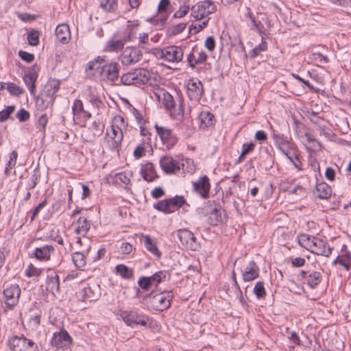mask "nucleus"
<instances>
[{"label": "nucleus", "mask_w": 351, "mask_h": 351, "mask_svg": "<svg viewBox=\"0 0 351 351\" xmlns=\"http://www.w3.org/2000/svg\"><path fill=\"white\" fill-rule=\"evenodd\" d=\"M173 298L172 291L160 293L152 291L143 297L141 302L149 310L164 311L171 306Z\"/></svg>", "instance_id": "1"}, {"label": "nucleus", "mask_w": 351, "mask_h": 351, "mask_svg": "<svg viewBox=\"0 0 351 351\" xmlns=\"http://www.w3.org/2000/svg\"><path fill=\"white\" fill-rule=\"evenodd\" d=\"M120 317L128 326L132 328L135 325L147 326L149 319L146 315L137 309L122 311L120 313Z\"/></svg>", "instance_id": "2"}, {"label": "nucleus", "mask_w": 351, "mask_h": 351, "mask_svg": "<svg viewBox=\"0 0 351 351\" xmlns=\"http://www.w3.org/2000/svg\"><path fill=\"white\" fill-rule=\"evenodd\" d=\"M191 15L195 20H201L217 11V6L211 0H204L198 2L191 7Z\"/></svg>", "instance_id": "3"}, {"label": "nucleus", "mask_w": 351, "mask_h": 351, "mask_svg": "<svg viewBox=\"0 0 351 351\" xmlns=\"http://www.w3.org/2000/svg\"><path fill=\"white\" fill-rule=\"evenodd\" d=\"M111 132L110 134L107 130L104 137L105 143L110 151L119 154L123 138L122 130L117 126H111Z\"/></svg>", "instance_id": "4"}, {"label": "nucleus", "mask_w": 351, "mask_h": 351, "mask_svg": "<svg viewBox=\"0 0 351 351\" xmlns=\"http://www.w3.org/2000/svg\"><path fill=\"white\" fill-rule=\"evenodd\" d=\"M8 345L12 351H38L37 345L32 340L23 336L12 337L8 341Z\"/></svg>", "instance_id": "5"}, {"label": "nucleus", "mask_w": 351, "mask_h": 351, "mask_svg": "<svg viewBox=\"0 0 351 351\" xmlns=\"http://www.w3.org/2000/svg\"><path fill=\"white\" fill-rule=\"evenodd\" d=\"M121 66L119 63L112 62L103 66H98L96 71L99 73L103 80H107L111 82H115L119 76Z\"/></svg>", "instance_id": "6"}, {"label": "nucleus", "mask_w": 351, "mask_h": 351, "mask_svg": "<svg viewBox=\"0 0 351 351\" xmlns=\"http://www.w3.org/2000/svg\"><path fill=\"white\" fill-rule=\"evenodd\" d=\"M72 338L64 329L55 332L51 340L52 346L56 347L57 351H71Z\"/></svg>", "instance_id": "7"}, {"label": "nucleus", "mask_w": 351, "mask_h": 351, "mask_svg": "<svg viewBox=\"0 0 351 351\" xmlns=\"http://www.w3.org/2000/svg\"><path fill=\"white\" fill-rule=\"evenodd\" d=\"M21 293L20 287L16 284L9 285L3 291V300L7 309L11 310L18 304Z\"/></svg>", "instance_id": "8"}, {"label": "nucleus", "mask_w": 351, "mask_h": 351, "mask_svg": "<svg viewBox=\"0 0 351 351\" xmlns=\"http://www.w3.org/2000/svg\"><path fill=\"white\" fill-rule=\"evenodd\" d=\"M155 128L157 134L167 149L169 150L175 147L178 142V138L169 128L156 124Z\"/></svg>", "instance_id": "9"}, {"label": "nucleus", "mask_w": 351, "mask_h": 351, "mask_svg": "<svg viewBox=\"0 0 351 351\" xmlns=\"http://www.w3.org/2000/svg\"><path fill=\"white\" fill-rule=\"evenodd\" d=\"M184 51L181 47L171 45L160 51V58L169 62H179L183 58Z\"/></svg>", "instance_id": "10"}, {"label": "nucleus", "mask_w": 351, "mask_h": 351, "mask_svg": "<svg viewBox=\"0 0 351 351\" xmlns=\"http://www.w3.org/2000/svg\"><path fill=\"white\" fill-rule=\"evenodd\" d=\"M79 298L84 302H95L101 296V287L98 283H88L79 292Z\"/></svg>", "instance_id": "11"}, {"label": "nucleus", "mask_w": 351, "mask_h": 351, "mask_svg": "<svg viewBox=\"0 0 351 351\" xmlns=\"http://www.w3.org/2000/svg\"><path fill=\"white\" fill-rule=\"evenodd\" d=\"M73 121L76 124L84 127L86 121L91 117V113L84 108L83 103L80 99H75L72 106Z\"/></svg>", "instance_id": "12"}, {"label": "nucleus", "mask_w": 351, "mask_h": 351, "mask_svg": "<svg viewBox=\"0 0 351 351\" xmlns=\"http://www.w3.org/2000/svg\"><path fill=\"white\" fill-rule=\"evenodd\" d=\"M178 236L181 243L185 245L187 249L195 251L200 247L199 243L191 231L187 229L179 230Z\"/></svg>", "instance_id": "13"}, {"label": "nucleus", "mask_w": 351, "mask_h": 351, "mask_svg": "<svg viewBox=\"0 0 351 351\" xmlns=\"http://www.w3.org/2000/svg\"><path fill=\"white\" fill-rule=\"evenodd\" d=\"M272 138L276 146L285 156H288V153L290 152V150L295 151V145L291 141V139L285 134L274 132Z\"/></svg>", "instance_id": "14"}, {"label": "nucleus", "mask_w": 351, "mask_h": 351, "mask_svg": "<svg viewBox=\"0 0 351 351\" xmlns=\"http://www.w3.org/2000/svg\"><path fill=\"white\" fill-rule=\"evenodd\" d=\"M39 70V67L35 64L25 71L23 77L25 84L29 90L30 94L33 96H35L36 95V82L38 77Z\"/></svg>", "instance_id": "15"}, {"label": "nucleus", "mask_w": 351, "mask_h": 351, "mask_svg": "<svg viewBox=\"0 0 351 351\" xmlns=\"http://www.w3.org/2000/svg\"><path fill=\"white\" fill-rule=\"evenodd\" d=\"M194 193L206 199L209 197L210 183L208 177L206 175L201 176L197 181L192 182Z\"/></svg>", "instance_id": "16"}, {"label": "nucleus", "mask_w": 351, "mask_h": 351, "mask_svg": "<svg viewBox=\"0 0 351 351\" xmlns=\"http://www.w3.org/2000/svg\"><path fill=\"white\" fill-rule=\"evenodd\" d=\"M143 56L141 50L136 47H126L121 56V60L124 64H131L138 62Z\"/></svg>", "instance_id": "17"}, {"label": "nucleus", "mask_w": 351, "mask_h": 351, "mask_svg": "<svg viewBox=\"0 0 351 351\" xmlns=\"http://www.w3.org/2000/svg\"><path fill=\"white\" fill-rule=\"evenodd\" d=\"M160 166L167 174L176 173L180 169L179 162L168 155L160 158Z\"/></svg>", "instance_id": "18"}, {"label": "nucleus", "mask_w": 351, "mask_h": 351, "mask_svg": "<svg viewBox=\"0 0 351 351\" xmlns=\"http://www.w3.org/2000/svg\"><path fill=\"white\" fill-rule=\"evenodd\" d=\"M203 94V85L199 80H190L187 86V95L191 101H199Z\"/></svg>", "instance_id": "19"}, {"label": "nucleus", "mask_w": 351, "mask_h": 351, "mask_svg": "<svg viewBox=\"0 0 351 351\" xmlns=\"http://www.w3.org/2000/svg\"><path fill=\"white\" fill-rule=\"evenodd\" d=\"M314 241L311 252L326 257H328L331 254L332 248L326 241L317 237H315Z\"/></svg>", "instance_id": "20"}, {"label": "nucleus", "mask_w": 351, "mask_h": 351, "mask_svg": "<svg viewBox=\"0 0 351 351\" xmlns=\"http://www.w3.org/2000/svg\"><path fill=\"white\" fill-rule=\"evenodd\" d=\"M242 271V278L245 282H250L259 276L260 269L254 261H250Z\"/></svg>", "instance_id": "21"}, {"label": "nucleus", "mask_w": 351, "mask_h": 351, "mask_svg": "<svg viewBox=\"0 0 351 351\" xmlns=\"http://www.w3.org/2000/svg\"><path fill=\"white\" fill-rule=\"evenodd\" d=\"M128 40L125 37L117 38L114 34L106 44L104 51L108 52L119 51L123 49L125 43Z\"/></svg>", "instance_id": "22"}, {"label": "nucleus", "mask_w": 351, "mask_h": 351, "mask_svg": "<svg viewBox=\"0 0 351 351\" xmlns=\"http://www.w3.org/2000/svg\"><path fill=\"white\" fill-rule=\"evenodd\" d=\"M141 242L144 244L145 248L158 258L161 257V252L156 246V242L149 235L142 234Z\"/></svg>", "instance_id": "23"}, {"label": "nucleus", "mask_w": 351, "mask_h": 351, "mask_svg": "<svg viewBox=\"0 0 351 351\" xmlns=\"http://www.w3.org/2000/svg\"><path fill=\"white\" fill-rule=\"evenodd\" d=\"M141 174L142 175L143 178L149 182H153L158 178V176L155 169V167L152 162H147L146 164L142 165L141 169Z\"/></svg>", "instance_id": "24"}, {"label": "nucleus", "mask_w": 351, "mask_h": 351, "mask_svg": "<svg viewBox=\"0 0 351 351\" xmlns=\"http://www.w3.org/2000/svg\"><path fill=\"white\" fill-rule=\"evenodd\" d=\"M313 193L319 199H328L331 196L332 189L324 182L317 183Z\"/></svg>", "instance_id": "25"}, {"label": "nucleus", "mask_w": 351, "mask_h": 351, "mask_svg": "<svg viewBox=\"0 0 351 351\" xmlns=\"http://www.w3.org/2000/svg\"><path fill=\"white\" fill-rule=\"evenodd\" d=\"M46 289L49 293L55 295L60 291V278L56 274H49L46 279Z\"/></svg>", "instance_id": "26"}, {"label": "nucleus", "mask_w": 351, "mask_h": 351, "mask_svg": "<svg viewBox=\"0 0 351 351\" xmlns=\"http://www.w3.org/2000/svg\"><path fill=\"white\" fill-rule=\"evenodd\" d=\"M53 252V245H45L40 247H36L34 250V256L39 261H47L50 258L51 253Z\"/></svg>", "instance_id": "27"}, {"label": "nucleus", "mask_w": 351, "mask_h": 351, "mask_svg": "<svg viewBox=\"0 0 351 351\" xmlns=\"http://www.w3.org/2000/svg\"><path fill=\"white\" fill-rule=\"evenodd\" d=\"M134 71L136 85H143L147 84L150 79L149 71L147 69L138 68Z\"/></svg>", "instance_id": "28"}, {"label": "nucleus", "mask_w": 351, "mask_h": 351, "mask_svg": "<svg viewBox=\"0 0 351 351\" xmlns=\"http://www.w3.org/2000/svg\"><path fill=\"white\" fill-rule=\"evenodd\" d=\"M57 39L62 43H66L70 38L69 27L66 24L58 25L55 30Z\"/></svg>", "instance_id": "29"}, {"label": "nucleus", "mask_w": 351, "mask_h": 351, "mask_svg": "<svg viewBox=\"0 0 351 351\" xmlns=\"http://www.w3.org/2000/svg\"><path fill=\"white\" fill-rule=\"evenodd\" d=\"M90 228V223L87 221L86 217H80L75 222V232L77 234H82L85 236Z\"/></svg>", "instance_id": "30"}, {"label": "nucleus", "mask_w": 351, "mask_h": 351, "mask_svg": "<svg viewBox=\"0 0 351 351\" xmlns=\"http://www.w3.org/2000/svg\"><path fill=\"white\" fill-rule=\"evenodd\" d=\"M160 95L162 96V104L165 108L167 111H172V109H173L176 106V101L173 96L163 88L160 90V95Z\"/></svg>", "instance_id": "31"}, {"label": "nucleus", "mask_w": 351, "mask_h": 351, "mask_svg": "<svg viewBox=\"0 0 351 351\" xmlns=\"http://www.w3.org/2000/svg\"><path fill=\"white\" fill-rule=\"evenodd\" d=\"M54 99L52 97H49L47 94L45 93L41 96L36 98V105L38 110H44L50 105H52Z\"/></svg>", "instance_id": "32"}, {"label": "nucleus", "mask_w": 351, "mask_h": 351, "mask_svg": "<svg viewBox=\"0 0 351 351\" xmlns=\"http://www.w3.org/2000/svg\"><path fill=\"white\" fill-rule=\"evenodd\" d=\"M322 280V275L320 272L313 271L310 272L306 277V283L311 288H316Z\"/></svg>", "instance_id": "33"}, {"label": "nucleus", "mask_w": 351, "mask_h": 351, "mask_svg": "<svg viewBox=\"0 0 351 351\" xmlns=\"http://www.w3.org/2000/svg\"><path fill=\"white\" fill-rule=\"evenodd\" d=\"M201 121L200 127L202 128H208L214 125L215 117L210 112H202L199 115Z\"/></svg>", "instance_id": "34"}, {"label": "nucleus", "mask_w": 351, "mask_h": 351, "mask_svg": "<svg viewBox=\"0 0 351 351\" xmlns=\"http://www.w3.org/2000/svg\"><path fill=\"white\" fill-rule=\"evenodd\" d=\"M115 269L117 274L123 279L131 280L134 278V270L123 264L117 265Z\"/></svg>", "instance_id": "35"}, {"label": "nucleus", "mask_w": 351, "mask_h": 351, "mask_svg": "<svg viewBox=\"0 0 351 351\" xmlns=\"http://www.w3.org/2000/svg\"><path fill=\"white\" fill-rule=\"evenodd\" d=\"M60 82L59 80L53 79L49 80L45 88V93L47 94L49 97H52L53 99H55L56 95V93L60 88Z\"/></svg>", "instance_id": "36"}, {"label": "nucleus", "mask_w": 351, "mask_h": 351, "mask_svg": "<svg viewBox=\"0 0 351 351\" xmlns=\"http://www.w3.org/2000/svg\"><path fill=\"white\" fill-rule=\"evenodd\" d=\"M315 237L313 236L302 234L298 236L299 244L308 251H311V247H313V242L315 241Z\"/></svg>", "instance_id": "37"}, {"label": "nucleus", "mask_w": 351, "mask_h": 351, "mask_svg": "<svg viewBox=\"0 0 351 351\" xmlns=\"http://www.w3.org/2000/svg\"><path fill=\"white\" fill-rule=\"evenodd\" d=\"M154 208L162 212L165 214H170L173 213V209H171L168 199L160 200L153 206Z\"/></svg>", "instance_id": "38"}, {"label": "nucleus", "mask_w": 351, "mask_h": 351, "mask_svg": "<svg viewBox=\"0 0 351 351\" xmlns=\"http://www.w3.org/2000/svg\"><path fill=\"white\" fill-rule=\"evenodd\" d=\"M261 43L249 52V56L251 59L255 58L261 52L266 51L267 50V43L265 41L263 35H261Z\"/></svg>", "instance_id": "39"}, {"label": "nucleus", "mask_w": 351, "mask_h": 351, "mask_svg": "<svg viewBox=\"0 0 351 351\" xmlns=\"http://www.w3.org/2000/svg\"><path fill=\"white\" fill-rule=\"evenodd\" d=\"M182 99L180 98V104L178 108L174 107L173 109L171 110H169V113L171 117L178 121H183L184 120V107L182 104Z\"/></svg>", "instance_id": "40"}, {"label": "nucleus", "mask_w": 351, "mask_h": 351, "mask_svg": "<svg viewBox=\"0 0 351 351\" xmlns=\"http://www.w3.org/2000/svg\"><path fill=\"white\" fill-rule=\"evenodd\" d=\"M72 261L76 267L81 269L86 264V256L80 252H76L72 255Z\"/></svg>", "instance_id": "41"}, {"label": "nucleus", "mask_w": 351, "mask_h": 351, "mask_svg": "<svg viewBox=\"0 0 351 351\" xmlns=\"http://www.w3.org/2000/svg\"><path fill=\"white\" fill-rule=\"evenodd\" d=\"M253 293L258 300L265 298L267 293L263 281H258L255 284Z\"/></svg>", "instance_id": "42"}, {"label": "nucleus", "mask_w": 351, "mask_h": 351, "mask_svg": "<svg viewBox=\"0 0 351 351\" xmlns=\"http://www.w3.org/2000/svg\"><path fill=\"white\" fill-rule=\"evenodd\" d=\"M169 202L171 209L173 212L186 204V200L183 195H176L173 197L169 198Z\"/></svg>", "instance_id": "43"}, {"label": "nucleus", "mask_w": 351, "mask_h": 351, "mask_svg": "<svg viewBox=\"0 0 351 351\" xmlns=\"http://www.w3.org/2000/svg\"><path fill=\"white\" fill-rule=\"evenodd\" d=\"M168 276V271H159L156 272L151 276H148L150 278V280L153 285H155L157 287L160 283L165 282L166 280L167 276Z\"/></svg>", "instance_id": "44"}, {"label": "nucleus", "mask_w": 351, "mask_h": 351, "mask_svg": "<svg viewBox=\"0 0 351 351\" xmlns=\"http://www.w3.org/2000/svg\"><path fill=\"white\" fill-rule=\"evenodd\" d=\"M150 141V138L147 137L145 139H143V143L136 146L134 151V156L136 159H139L145 154L146 147H145V144H149Z\"/></svg>", "instance_id": "45"}, {"label": "nucleus", "mask_w": 351, "mask_h": 351, "mask_svg": "<svg viewBox=\"0 0 351 351\" xmlns=\"http://www.w3.org/2000/svg\"><path fill=\"white\" fill-rule=\"evenodd\" d=\"M100 6L104 10H105L106 12H113L118 8L117 1V0H101Z\"/></svg>", "instance_id": "46"}, {"label": "nucleus", "mask_w": 351, "mask_h": 351, "mask_svg": "<svg viewBox=\"0 0 351 351\" xmlns=\"http://www.w3.org/2000/svg\"><path fill=\"white\" fill-rule=\"evenodd\" d=\"M106 60L104 56H97L96 58H95L94 60L88 62V63L86 65V71L88 72L90 71L96 70V68L98 66H101V64H104Z\"/></svg>", "instance_id": "47"}, {"label": "nucleus", "mask_w": 351, "mask_h": 351, "mask_svg": "<svg viewBox=\"0 0 351 351\" xmlns=\"http://www.w3.org/2000/svg\"><path fill=\"white\" fill-rule=\"evenodd\" d=\"M6 89L10 95L14 96H19L25 93V90L22 87L14 83H8Z\"/></svg>", "instance_id": "48"}, {"label": "nucleus", "mask_w": 351, "mask_h": 351, "mask_svg": "<svg viewBox=\"0 0 351 351\" xmlns=\"http://www.w3.org/2000/svg\"><path fill=\"white\" fill-rule=\"evenodd\" d=\"M16 106L11 105L0 111V122H5L10 118L11 114L14 112Z\"/></svg>", "instance_id": "49"}, {"label": "nucleus", "mask_w": 351, "mask_h": 351, "mask_svg": "<svg viewBox=\"0 0 351 351\" xmlns=\"http://www.w3.org/2000/svg\"><path fill=\"white\" fill-rule=\"evenodd\" d=\"M40 179V172L39 167L37 166L33 171L31 176V183L29 184L27 190L34 189Z\"/></svg>", "instance_id": "50"}, {"label": "nucleus", "mask_w": 351, "mask_h": 351, "mask_svg": "<svg viewBox=\"0 0 351 351\" xmlns=\"http://www.w3.org/2000/svg\"><path fill=\"white\" fill-rule=\"evenodd\" d=\"M121 82L123 85H136L134 71L123 74L121 77Z\"/></svg>", "instance_id": "51"}, {"label": "nucleus", "mask_w": 351, "mask_h": 351, "mask_svg": "<svg viewBox=\"0 0 351 351\" xmlns=\"http://www.w3.org/2000/svg\"><path fill=\"white\" fill-rule=\"evenodd\" d=\"M89 129L93 130L94 136H99L104 129V125L99 120L94 121Z\"/></svg>", "instance_id": "52"}, {"label": "nucleus", "mask_w": 351, "mask_h": 351, "mask_svg": "<svg viewBox=\"0 0 351 351\" xmlns=\"http://www.w3.org/2000/svg\"><path fill=\"white\" fill-rule=\"evenodd\" d=\"M43 272L42 269H38L35 267L33 264L30 263L27 269H25V275L26 276L30 278V277H38L40 276L41 273Z\"/></svg>", "instance_id": "53"}, {"label": "nucleus", "mask_w": 351, "mask_h": 351, "mask_svg": "<svg viewBox=\"0 0 351 351\" xmlns=\"http://www.w3.org/2000/svg\"><path fill=\"white\" fill-rule=\"evenodd\" d=\"M18 157L17 152L15 150H13L10 156V160H8V162L7 164V167L5 169V173L8 175L9 173V171L14 168L16 163V160Z\"/></svg>", "instance_id": "54"}, {"label": "nucleus", "mask_w": 351, "mask_h": 351, "mask_svg": "<svg viewBox=\"0 0 351 351\" xmlns=\"http://www.w3.org/2000/svg\"><path fill=\"white\" fill-rule=\"evenodd\" d=\"M28 43L32 46H37L39 43V33L33 30L27 35Z\"/></svg>", "instance_id": "55"}, {"label": "nucleus", "mask_w": 351, "mask_h": 351, "mask_svg": "<svg viewBox=\"0 0 351 351\" xmlns=\"http://www.w3.org/2000/svg\"><path fill=\"white\" fill-rule=\"evenodd\" d=\"M48 122V117L46 114H42L38 119L36 128L41 132H45V127Z\"/></svg>", "instance_id": "56"}, {"label": "nucleus", "mask_w": 351, "mask_h": 351, "mask_svg": "<svg viewBox=\"0 0 351 351\" xmlns=\"http://www.w3.org/2000/svg\"><path fill=\"white\" fill-rule=\"evenodd\" d=\"M138 286L143 290L147 291L150 287L153 285L150 278L143 276L138 279Z\"/></svg>", "instance_id": "57"}, {"label": "nucleus", "mask_w": 351, "mask_h": 351, "mask_svg": "<svg viewBox=\"0 0 351 351\" xmlns=\"http://www.w3.org/2000/svg\"><path fill=\"white\" fill-rule=\"evenodd\" d=\"M211 216L210 219L211 220L212 225H217L218 223L222 221L220 210L215 208L211 211Z\"/></svg>", "instance_id": "58"}, {"label": "nucleus", "mask_w": 351, "mask_h": 351, "mask_svg": "<svg viewBox=\"0 0 351 351\" xmlns=\"http://www.w3.org/2000/svg\"><path fill=\"white\" fill-rule=\"evenodd\" d=\"M180 128L184 130V136L185 138L191 137L195 132V128L192 124L183 123L180 125Z\"/></svg>", "instance_id": "59"}, {"label": "nucleus", "mask_w": 351, "mask_h": 351, "mask_svg": "<svg viewBox=\"0 0 351 351\" xmlns=\"http://www.w3.org/2000/svg\"><path fill=\"white\" fill-rule=\"evenodd\" d=\"M186 23H180L176 25L172 26L169 29L170 35L171 36H176L184 31V29L186 28Z\"/></svg>", "instance_id": "60"}, {"label": "nucleus", "mask_w": 351, "mask_h": 351, "mask_svg": "<svg viewBox=\"0 0 351 351\" xmlns=\"http://www.w3.org/2000/svg\"><path fill=\"white\" fill-rule=\"evenodd\" d=\"M310 121L317 125L319 130H324L326 128V125L324 124V119L321 117H310Z\"/></svg>", "instance_id": "61"}, {"label": "nucleus", "mask_w": 351, "mask_h": 351, "mask_svg": "<svg viewBox=\"0 0 351 351\" xmlns=\"http://www.w3.org/2000/svg\"><path fill=\"white\" fill-rule=\"evenodd\" d=\"M190 5L189 4H184L180 7L179 10H177L174 14V18H182L189 11Z\"/></svg>", "instance_id": "62"}, {"label": "nucleus", "mask_w": 351, "mask_h": 351, "mask_svg": "<svg viewBox=\"0 0 351 351\" xmlns=\"http://www.w3.org/2000/svg\"><path fill=\"white\" fill-rule=\"evenodd\" d=\"M16 117L19 119V121L25 122L29 119L30 114L25 109L21 108L17 112Z\"/></svg>", "instance_id": "63"}, {"label": "nucleus", "mask_w": 351, "mask_h": 351, "mask_svg": "<svg viewBox=\"0 0 351 351\" xmlns=\"http://www.w3.org/2000/svg\"><path fill=\"white\" fill-rule=\"evenodd\" d=\"M115 178L117 182H120L125 184H129L130 183V176L125 172L117 173Z\"/></svg>", "instance_id": "64"}]
</instances>
